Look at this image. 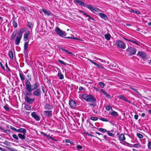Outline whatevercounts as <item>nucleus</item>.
I'll return each instance as SVG.
<instances>
[{"instance_id":"f257e3e1","label":"nucleus","mask_w":151,"mask_h":151,"mask_svg":"<svg viewBox=\"0 0 151 151\" xmlns=\"http://www.w3.org/2000/svg\"><path fill=\"white\" fill-rule=\"evenodd\" d=\"M25 86L26 89L29 93H31L32 91L37 89L39 86L37 83H36L32 86L30 81L27 79L25 82Z\"/></svg>"},{"instance_id":"f03ea898","label":"nucleus","mask_w":151,"mask_h":151,"mask_svg":"<svg viewBox=\"0 0 151 151\" xmlns=\"http://www.w3.org/2000/svg\"><path fill=\"white\" fill-rule=\"evenodd\" d=\"M55 31L57 34L60 37L63 36H65L66 35V33L60 29L58 27L56 28L55 29Z\"/></svg>"},{"instance_id":"7ed1b4c3","label":"nucleus","mask_w":151,"mask_h":151,"mask_svg":"<svg viewBox=\"0 0 151 151\" xmlns=\"http://www.w3.org/2000/svg\"><path fill=\"white\" fill-rule=\"evenodd\" d=\"M116 45L119 47L123 49H125L126 47L125 43L121 40L117 41L116 42Z\"/></svg>"},{"instance_id":"20e7f679","label":"nucleus","mask_w":151,"mask_h":151,"mask_svg":"<svg viewBox=\"0 0 151 151\" xmlns=\"http://www.w3.org/2000/svg\"><path fill=\"white\" fill-rule=\"evenodd\" d=\"M126 51L129 52L131 55L135 54L136 50L135 48L132 47H129L126 50Z\"/></svg>"},{"instance_id":"39448f33","label":"nucleus","mask_w":151,"mask_h":151,"mask_svg":"<svg viewBox=\"0 0 151 151\" xmlns=\"http://www.w3.org/2000/svg\"><path fill=\"white\" fill-rule=\"evenodd\" d=\"M32 93L34 96H40L41 95V90L40 88L37 89L33 91Z\"/></svg>"},{"instance_id":"423d86ee","label":"nucleus","mask_w":151,"mask_h":151,"mask_svg":"<svg viewBox=\"0 0 151 151\" xmlns=\"http://www.w3.org/2000/svg\"><path fill=\"white\" fill-rule=\"evenodd\" d=\"M96 99L92 95H88V97L87 101L93 103L95 102Z\"/></svg>"},{"instance_id":"0eeeda50","label":"nucleus","mask_w":151,"mask_h":151,"mask_svg":"<svg viewBox=\"0 0 151 151\" xmlns=\"http://www.w3.org/2000/svg\"><path fill=\"white\" fill-rule=\"evenodd\" d=\"M137 55L140 56L143 58L144 60H145L146 59V57L147 55L145 53L142 51L139 52L137 53Z\"/></svg>"},{"instance_id":"6e6552de","label":"nucleus","mask_w":151,"mask_h":151,"mask_svg":"<svg viewBox=\"0 0 151 151\" xmlns=\"http://www.w3.org/2000/svg\"><path fill=\"white\" fill-rule=\"evenodd\" d=\"M25 100L29 104H32L35 101V99L34 98L30 99L28 96H25Z\"/></svg>"},{"instance_id":"1a4fd4ad","label":"nucleus","mask_w":151,"mask_h":151,"mask_svg":"<svg viewBox=\"0 0 151 151\" xmlns=\"http://www.w3.org/2000/svg\"><path fill=\"white\" fill-rule=\"evenodd\" d=\"M22 37L21 36H20L18 35H17L15 38V44L16 45H19Z\"/></svg>"},{"instance_id":"9d476101","label":"nucleus","mask_w":151,"mask_h":151,"mask_svg":"<svg viewBox=\"0 0 151 151\" xmlns=\"http://www.w3.org/2000/svg\"><path fill=\"white\" fill-rule=\"evenodd\" d=\"M69 103L70 106L72 108L75 107L76 105V103L75 101L72 100H70Z\"/></svg>"},{"instance_id":"9b49d317","label":"nucleus","mask_w":151,"mask_h":151,"mask_svg":"<svg viewBox=\"0 0 151 151\" xmlns=\"http://www.w3.org/2000/svg\"><path fill=\"white\" fill-rule=\"evenodd\" d=\"M31 115L37 121H39L40 120L39 117L35 112H32L31 113Z\"/></svg>"},{"instance_id":"f8f14e48","label":"nucleus","mask_w":151,"mask_h":151,"mask_svg":"<svg viewBox=\"0 0 151 151\" xmlns=\"http://www.w3.org/2000/svg\"><path fill=\"white\" fill-rule=\"evenodd\" d=\"M30 34L29 31L26 32L24 34V41H26L28 40V35Z\"/></svg>"},{"instance_id":"ddd939ff","label":"nucleus","mask_w":151,"mask_h":151,"mask_svg":"<svg viewBox=\"0 0 151 151\" xmlns=\"http://www.w3.org/2000/svg\"><path fill=\"white\" fill-rule=\"evenodd\" d=\"M116 67V64L114 63H111L110 65L107 67V68H110V69L114 70Z\"/></svg>"},{"instance_id":"4468645a","label":"nucleus","mask_w":151,"mask_h":151,"mask_svg":"<svg viewBox=\"0 0 151 151\" xmlns=\"http://www.w3.org/2000/svg\"><path fill=\"white\" fill-rule=\"evenodd\" d=\"M87 7L92 12L97 11V9L95 7L92 6L91 5H88L87 6Z\"/></svg>"},{"instance_id":"2eb2a0df","label":"nucleus","mask_w":151,"mask_h":151,"mask_svg":"<svg viewBox=\"0 0 151 151\" xmlns=\"http://www.w3.org/2000/svg\"><path fill=\"white\" fill-rule=\"evenodd\" d=\"M44 112L45 114V116L48 117H50L52 115V111H45Z\"/></svg>"},{"instance_id":"dca6fc26","label":"nucleus","mask_w":151,"mask_h":151,"mask_svg":"<svg viewBox=\"0 0 151 151\" xmlns=\"http://www.w3.org/2000/svg\"><path fill=\"white\" fill-rule=\"evenodd\" d=\"M17 132H19L20 133H22L23 134H26V133L27 130L25 129L21 128L19 129H17Z\"/></svg>"},{"instance_id":"f3484780","label":"nucleus","mask_w":151,"mask_h":151,"mask_svg":"<svg viewBox=\"0 0 151 151\" xmlns=\"http://www.w3.org/2000/svg\"><path fill=\"white\" fill-rule=\"evenodd\" d=\"M41 10L44 12L45 15L49 16L51 14V13L50 12L45 9H41Z\"/></svg>"},{"instance_id":"a211bd4d","label":"nucleus","mask_w":151,"mask_h":151,"mask_svg":"<svg viewBox=\"0 0 151 151\" xmlns=\"http://www.w3.org/2000/svg\"><path fill=\"white\" fill-rule=\"evenodd\" d=\"M101 92L103 93L106 96V97L108 99L110 98H111V96L108 94H107L106 92L103 89L101 90Z\"/></svg>"},{"instance_id":"6ab92c4d","label":"nucleus","mask_w":151,"mask_h":151,"mask_svg":"<svg viewBox=\"0 0 151 151\" xmlns=\"http://www.w3.org/2000/svg\"><path fill=\"white\" fill-rule=\"evenodd\" d=\"M45 109L50 110L53 108V106L52 105L46 104L45 106Z\"/></svg>"},{"instance_id":"aec40b11","label":"nucleus","mask_w":151,"mask_h":151,"mask_svg":"<svg viewBox=\"0 0 151 151\" xmlns=\"http://www.w3.org/2000/svg\"><path fill=\"white\" fill-rule=\"evenodd\" d=\"M25 134H23L20 133L18 134V136L19 138L22 140H23L25 139Z\"/></svg>"},{"instance_id":"412c9836","label":"nucleus","mask_w":151,"mask_h":151,"mask_svg":"<svg viewBox=\"0 0 151 151\" xmlns=\"http://www.w3.org/2000/svg\"><path fill=\"white\" fill-rule=\"evenodd\" d=\"M118 97L119 99H121L124 100L125 101L128 102H129V101H128V100L125 97L123 96L122 95H120L119 96H118Z\"/></svg>"},{"instance_id":"4be33fe9","label":"nucleus","mask_w":151,"mask_h":151,"mask_svg":"<svg viewBox=\"0 0 151 151\" xmlns=\"http://www.w3.org/2000/svg\"><path fill=\"white\" fill-rule=\"evenodd\" d=\"M99 15L101 17V18L104 19V20H106L107 19V17L106 14L102 13H99Z\"/></svg>"},{"instance_id":"5701e85b","label":"nucleus","mask_w":151,"mask_h":151,"mask_svg":"<svg viewBox=\"0 0 151 151\" xmlns=\"http://www.w3.org/2000/svg\"><path fill=\"white\" fill-rule=\"evenodd\" d=\"M25 30L24 29H21L17 33V35L21 36L22 37V34L25 31Z\"/></svg>"},{"instance_id":"b1692460","label":"nucleus","mask_w":151,"mask_h":151,"mask_svg":"<svg viewBox=\"0 0 151 151\" xmlns=\"http://www.w3.org/2000/svg\"><path fill=\"white\" fill-rule=\"evenodd\" d=\"M20 77L22 81H23L25 79V76L21 71L19 73Z\"/></svg>"},{"instance_id":"393cba45","label":"nucleus","mask_w":151,"mask_h":151,"mask_svg":"<svg viewBox=\"0 0 151 151\" xmlns=\"http://www.w3.org/2000/svg\"><path fill=\"white\" fill-rule=\"evenodd\" d=\"M79 12L81 13H83V15L86 16V17H89V18H90V19H91L92 20H94V19L92 18L90 15H88L87 14H86V13H85L84 12H83V11H82L80 10Z\"/></svg>"},{"instance_id":"a878e982","label":"nucleus","mask_w":151,"mask_h":151,"mask_svg":"<svg viewBox=\"0 0 151 151\" xmlns=\"http://www.w3.org/2000/svg\"><path fill=\"white\" fill-rule=\"evenodd\" d=\"M58 76L60 79L62 80L64 78V76L63 74H61V72H58Z\"/></svg>"},{"instance_id":"bb28decb","label":"nucleus","mask_w":151,"mask_h":151,"mask_svg":"<svg viewBox=\"0 0 151 151\" xmlns=\"http://www.w3.org/2000/svg\"><path fill=\"white\" fill-rule=\"evenodd\" d=\"M110 113L111 115L114 116L115 117H116L118 116L117 113L113 110H112V112H110Z\"/></svg>"},{"instance_id":"cd10ccee","label":"nucleus","mask_w":151,"mask_h":151,"mask_svg":"<svg viewBox=\"0 0 151 151\" xmlns=\"http://www.w3.org/2000/svg\"><path fill=\"white\" fill-rule=\"evenodd\" d=\"M17 33V30H15L13 32V34H12L11 37V40H13L14 39Z\"/></svg>"},{"instance_id":"c85d7f7f","label":"nucleus","mask_w":151,"mask_h":151,"mask_svg":"<svg viewBox=\"0 0 151 151\" xmlns=\"http://www.w3.org/2000/svg\"><path fill=\"white\" fill-rule=\"evenodd\" d=\"M104 37L105 39L108 40H110L111 38V35L109 34H106L105 35Z\"/></svg>"},{"instance_id":"c756f323","label":"nucleus","mask_w":151,"mask_h":151,"mask_svg":"<svg viewBox=\"0 0 151 151\" xmlns=\"http://www.w3.org/2000/svg\"><path fill=\"white\" fill-rule=\"evenodd\" d=\"M119 139L120 140L123 141L125 139V138L123 134H121L119 137Z\"/></svg>"},{"instance_id":"7c9ffc66","label":"nucleus","mask_w":151,"mask_h":151,"mask_svg":"<svg viewBox=\"0 0 151 151\" xmlns=\"http://www.w3.org/2000/svg\"><path fill=\"white\" fill-rule=\"evenodd\" d=\"M29 41L25 42L24 43V49L25 50H26L28 48V46Z\"/></svg>"},{"instance_id":"2f4dec72","label":"nucleus","mask_w":151,"mask_h":151,"mask_svg":"<svg viewBox=\"0 0 151 151\" xmlns=\"http://www.w3.org/2000/svg\"><path fill=\"white\" fill-rule=\"evenodd\" d=\"M88 95L86 94H83L82 96V98L87 101V99H88Z\"/></svg>"},{"instance_id":"473e14b6","label":"nucleus","mask_w":151,"mask_h":151,"mask_svg":"<svg viewBox=\"0 0 151 151\" xmlns=\"http://www.w3.org/2000/svg\"><path fill=\"white\" fill-rule=\"evenodd\" d=\"M9 55L11 59H12L13 58V52L12 51L10 50L9 51Z\"/></svg>"},{"instance_id":"72a5a7b5","label":"nucleus","mask_w":151,"mask_h":151,"mask_svg":"<svg viewBox=\"0 0 151 151\" xmlns=\"http://www.w3.org/2000/svg\"><path fill=\"white\" fill-rule=\"evenodd\" d=\"M98 130L100 132L103 133L107 131L106 129L102 128H99V129Z\"/></svg>"},{"instance_id":"f704fd0d","label":"nucleus","mask_w":151,"mask_h":151,"mask_svg":"<svg viewBox=\"0 0 151 151\" xmlns=\"http://www.w3.org/2000/svg\"><path fill=\"white\" fill-rule=\"evenodd\" d=\"M12 24L15 28H16L17 27V22L15 21L14 19L13 21Z\"/></svg>"},{"instance_id":"c9c22d12","label":"nucleus","mask_w":151,"mask_h":151,"mask_svg":"<svg viewBox=\"0 0 151 151\" xmlns=\"http://www.w3.org/2000/svg\"><path fill=\"white\" fill-rule=\"evenodd\" d=\"M99 85L102 88H103L105 86V84H104L103 82H100L99 83Z\"/></svg>"},{"instance_id":"e433bc0d","label":"nucleus","mask_w":151,"mask_h":151,"mask_svg":"<svg viewBox=\"0 0 151 151\" xmlns=\"http://www.w3.org/2000/svg\"><path fill=\"white\" fill-rule=\"evenodd\" d=\"M27 25L30 28H32L33 27V25L32 23L28 22Z\"/></svg>"},{"instance_id":"4c0bfd02","label":"nucleus","mask_w":151,"mask_h":151,"mask_svg":"<svg viewBox=\"0 0 151 151\" xmlns=\"http://www.w3.org/2000/svg\"><path fill=\"white\" fill-rule=\"evenodd\" d=\"M24 108L27 110H29L30 109L31 106L29 105H26L24 106Z\"/></svg>"},{"instance_id":"58836bf2","label":"nucleus","mask_w":151,"mask_h":151,"mask_svg":"<svg viewBox=\"0 0 151 151\" xmlns=\"http://www.w3.org/2000/svg\"><path fill=\"white\" fill-rule=\"evenodd\" d=\"M77 3L82 6H84L85 5L84 3L83 2L81 1L80 0L78 1Z\"/></svg>"},{"instance_id":"ea45409f","label":"nucleus","mask_w":151,"mask_h":151,"mask_svg":"<svg viewBox=\"0 0 151 151\" xmlns=\"http://www.w3.org/2000/svg\"><path fill=\"white\" fill-rule=\"evenodd\" d=\"M8 150L11 151H17V150L14 148H12L10 147H6Z\"/></svg>"},{"instance_id":"a19ab883","label":"nucleus","mask_w":151,"mask_h":151,"mask_svg":"<svg viewBox=\"0 0 151 151\" xmlns=\"http://www.w3.org/2000/svg\"><path fill=\"white\" fill-rule=\"evenodd\" d=\"M137 137L139 138H143V136L140 133H137Z\"/></svg>"},{"instance_id":"79ce46f5","label":"nucleus","mask_w":151,"mask_h":151,"mask_svg":"<svg viewBox=\"0 0 151 151\" xmlns=\"http://www.w3.org/2000/svg\"><path fill=\"white\" fill-rule=\"evenodd\" d=\"M90 119L93 121H95L98 119V118L96 117L92 116L91 117Z\"/></svg>"},{"instance_id":"37998d69","label":"nucleus","mask_w":151,"mask_h":151,"mask_svg":"<svg viewBox=\"0 0 151 151\" xmlns=\"http://www.w3.org/2000/svg\"><path fill=\"white\" fill-rule=\"evenodd\" d=\"M3 143L4 145H5L7 146H9L10 144V143L9 142L6 140L5 141V142H4Z\"/></svg>"},{"instance_id":"c03bdc74","label":"nucleus","mask_w":151,"mask_h":151,"mask_svg":"<svg viewBox=\"0 0 151 151\" xmlns=\"http://www.w3.org/2000/svg\"><path fill=\"white\" fill-rule=\"evenodd\" d=\"M107 134L109 135L111 137H114V134L110 133L109 131H107Z\"/></svg>"},{"instance_id":"a18cd8bd","label":"nucleus","mask_w":151,"mask_h":151,"mask_svg":"<svg viewBox=\"0 0 151 151\" xmlns=\"http://www.w3.org/2000/svg\"><path fill=\"white\" fill-rule=\"evenodd\" d=\"M4 108L5 109L6 111H9V109L8 107L6 106H5L4 107Z\"/></svg>"},{"instance_id":"49530a36","label":"nucleus","mask_w":151,"mask_h":151,"mask_svg":"<svg viewBox=\"0 0 151 151\" xmlns=\"http://www.w3.org/2000/svg\"><path fill=\"white\" fill-rule=\"evenodd\" d=\"M100 119L103 121L108 122V120L107 119L104 118H101Z\"/></svg>"},{"instance_id":"de8ad7c7","label":"nucleus","mask_w":151,"mask_h":151,"mask_svg":"<svg viewBox=\"0 0 151 151\" xmlns=\"http://www.w3.org/2000/svg\"><path fill=\"white\" fill-rule=\"evenodd\" d=\"M12 137L15 139L16 140H18L19 139L17 136L15 134L12 135Z\"/></svg>"},{"instance_id":"09e8293b","label":"nucleus","mask_w":151,"mask_h":151,"mask_svg":"<svg viewBox=\"0 0 151 151\" xmlns=\"http://www.w3.org/2000/svg\"><path fill=\"white\" fill-rule=\"evenodd\" d=\"M131 88L133 90V91H135L137 93H138V94H139V92L137 91V89H136V88Z\"/></svg>"},{"instance_id":"8fccbe9b","label":"nucleus","mask_w":151,"mask_h":151,"mask_svg":"<svg viewBox=\"0 0 151 151\" xmlns=\"http://www.w3.org/2000/svg\"><path fill=\"white\" fill-rule=\"evenodd\" d=\"M10 128L11 129H12L14 131H16L17 132V130L18 129L15 128L14 127L11 126L10 127Z\"/></svg>"},{"instance_id":"3c124183","label":"nucleus","mask_w":151,"mask_h":151,"mask_svg":"<svg viewBox=\"0 0 151 151\" xmlns=\"http://www.w3.org/2000/svg\"><path fill=\"white\" fill-rule=\"evenodd\" d=\"M134 43H135L136 45L140 46V44L139 42H138L136 40H134Z\"/></svg>"},{"instance_id":"603ef678","label":"nucleus","mask_w":151,"mask_h":151,"mask_svg":"<svg viewBox=\"0 0 151 151\" xmlns=\"http://www.w3.org/2000/svg\"><path fill=\"white\" fill-rule=\"evenodd\" d=\"M45 136H46V137H49L50 139H51L52 140H54L56 141V140L53 139L50 136V135H47V134H46L45 135Z\"/></svg>"},{"instance_id":"864d4df0","label":"nucleus","mask_w":151,"mask_h":151,"mask_svg":"<svg viewBox=\"0 0 151 151\" xmlns=\"http://www.w3.org/2000/svg\"><path fill=\"white\" fill-rule=\"evenodd\" d=\"M89 104L91 106L94 107L96 106V104L95 103V102H93V104Z\"/></svg>"},{"instance_id":"5fc2aeb1","label":"nucleus","mask_w":151,"mask_h":151,"mask_svg":"<svg viewBox=\"0 0 151 151\" xmlns=\"http://www.w3.org/2000/svg\"><path fill=\"white\" fill-rule=\"evenodd\" d=\"M65 52H66L67 54H71V55H73V53H72L71 52H69L68 50H65Z\"/></svg>"},{"instance_id":"6e6d98bb","label":"nucleus","mask_w":151,"mask_h":151,"mask_svg":"<svg viewBox=\"0 0 151 151\" xmlns=\"http://www.w3.org/2000/svg\"><path fill=\"white\" fill-rule=\"evenodd\" d=\"M0 65L1 66V67L4 70H5V68L3 66L2 63H1V62L0 61Z\"/></svg>"},{"instance_id":"4d7b16f0","label":"nucleus","mask_w":151,"mask_h":151,"mask_svg":"<svg viewBox=\"0 0 151 151\" xmlns=\"http://www.w3.org/2000/svg\"><path fill=\"white\" fill-rule=\"evenodd\" d=\"M77 147L78 149L79 150L81 149L82 148V147L80 145H78Z\"/></svg>"},{"instance_id":"13d9d810","label":"nucleus","mask_w":151,"mask_h":151,"mask_svg":"<svg viewBox=\"0 0 151 151\" xmlns=\"http://www.w3.org/2000/svg\"><path fill=\"white\" fill-rule=\"evenodd\" d=\"M24 95L25 96H28L31 95V94L28 93H24Z\"/></svg>"},{"instance_id":"bf43d9fd","label":"nucleus","mask_w":151,"mask_h":151,"mask_svg":"<svg viewBox=\"0 0 151 151\" xmlns=\"http://www.w3.org/2000/svg\"><path fill=\"white\" fill-rule=\"evenodd\" d=\"M58 61L60 62V63H61L63 64V65H65V63H64V62H63V61L61 60H58Z\"/></svg>"},{"instance_id":"052dcab7","label":"nucleus","mask_w":151,"mask_h":151,"mask_svg":"<svg viewBox=\"0 0 151 151\" xmlns=\"http://www.w3.org/2000/svg\"><path fill=\"white\" fill-rule=\"evenodd\" d=\"M65 142L66 143H72L71 142V141L69 139H66L65 140Z\"/></svg>"},{"instance_id":"680f3d73","label":"nucleus","mask_w":151,"mask_h":151,"mask_svg":"<svg viewBox=\"0 0 151 151\" xmlns=\"http://www.w3.org/2000/svg\"><path fill=\"white\" fill-rule=\"evenodd\" d=\"M148 147L149 149H151V142H149L148 143Z\"/></svg>"},{"instance_id":"e2e57ef3","label":"nucleus","mask_w":151,"mask_h":151,"mask_svg":"<svg viewBox=\"0 0 151 151\" xmlns=\"http://www.w3.org/2000/svg\"><path fill=\"white\" fill-rule=\"evenodd\" d=\"M134 117L135 119L137 120L138 119V115H135L134 116Z\"/></svg>"},{"instance_id":"0e129e2a","label":"nucleus","mask_w":151,"mask_h":151,"mask_svg":"<svg viewBox=\"0 0 151 151\" xmlns=\"http://www.w3.org/2000/svg\"><path fill=\"white\" fill-rule=\"evenodd\" d=\"M110 108L111 107H110L109 106H108L106 107V108L107 110H109L110 109Z\"/></svg>"},{"instance_id":"69168bd1","label":"nucleus","mask_w":151,"mask_h":151,"mask_svg":"<svg viewBox=\"0 0 151 151\" xmlns=\"http://www.w3.org/2000/svg\"><path fill=\"white\" fill-rule=\"evenodd\" d=\"M96 133L98 134L99 136H100V137H101V136L102 135V134L101 133H99L98 132H96Z\"/></svg>"},{"instance_id":"338daca9","label":"nucleus","mask_w":151,"mask_h":151,"mask_svg":"<svg viewBox=\"0 0 151 151\" xmlns=\"http://www.w3.org/2000/svg\"><path fill=\"white\" fill-rule=\"evenodd\" d=\"M27 77H28V79H29V80H31V76L30 75H28Z\"/></svg>"},{"instance_id":"774afa93","label":"nucleus","mask_w":151,"mask_h":151,"mask_svg":"<svg viewBox=\"0 0 151 151\" xmlns=\"http://www.w3.org/2000/svg\"><path fill=\"white\" fill-rule=\"evenodd\" d=\"M21 9L22 10H23L25 11V10H26L25 8L23 6H21Z\"/></svg>"}]
</instances>
